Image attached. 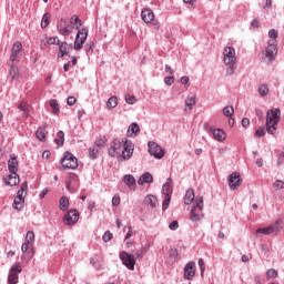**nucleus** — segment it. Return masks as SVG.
Listing matches in <instances>:
<instances>
[{"label":"nucleus","instance_id":"f257e3e1","mask_svg":"<svg viewBox=\"0 0 284 284\" xmlns=\"http://www.w3.org/2000/svg\"><path fill=\"white\" fill-rule=\"evenodd\" d=\"M281 121V109H270L266 112V132L267 134H276V125Z\"/></svg>","mask_w":284,"mask_h":284},{"label":"nucleus","instance_id":"f03ea898","mask_svg":"<svg viewBox=\"0 0 284 284\" xmlns=\"http://www.w3.org/2000/svg\"><path fill=\"white\" fill-rule=\"evenodd\" d=\"M283 226H284L283 220H277L266 227L257 229L256 234H264L265 236H270V234H280L281 230H283Z\"/></svg>","mask_w":284,"mask_h":284},{"label":"nucleus","instance_id":"7ed1b4c3","mask_svg":"<svg viewBox=\"0 0 284 284\" xmlns=\"http://www.w3.org/2000/svg\"><path fill=\"white\" fill-rule=\"evenodd\" d=\"M61 165L64 170H77L79 168V160L74 154L67 151L61 160Z\"/></svg>","mask_w":284,"mask_h":284},{"label":"nucleus","instance_id":"20e7f679","mask_svg":"<svg viewBox=\"0 0 284 284\" xmlns=\"http://www.w3.org/2000/svg\"><path fill=\"white\" fill-rule=\"evenodd\" d=\"M120 261L125 266L126 270L134 271V266L136 265V257L134 255L122 251L120 252Z\"/></svg>","mask_w":284,"mask_h":284},{"label":"nucleus","instance_id":"39448f33","mask_svg":"<svg viewBox=\"0 0 284 284\" xmlns=\"http://www.w3.org/2000/svg\"><path fill=\"white\" fill-rule=\"evenodd\" d=\"M134 154V143L128 139H124L122 155L119 158L120 161H130Z\"/></svg>","mask_w":284,"mask_h":284},{"label":"nucleus","instance_id":"423d86ee","mask_svg":"<svg viewBox=\"0 0 284 284\" xmlns=\"http://www.w3.org/2000/svg\"><path fill=\"white\" fill-rule=\"evenodd\" d=\"M21 272H23V268L21 267V263L19 262L14 263L9 270L8 283L9 284L19 283V274H21Z\"/></svg>","mask_w":284,"mask_h":284},{"label":"nucleus","instance_id":"0eeeda50","mask_svg":"<svg viewBox=\"0 0 284 284\" xmlns=\"http://www.w3.org/2000/svg\"><path fill=\"white\" fill-rule=\"evenodd\" d=\"M223 61L225 65H236V50L234 49V47L224 48Z\"/></svg>","mask_w":284,"mask_h":284},{"label":"nucleus","instance_id":"6e6552de","mask_svg":"<svg viewBox=\"0 0 284 284\" xmlns=\"http://www.w3.org/2000/svg\"><path fill=\"white\" fill-rule=\"evenodd\" d=\"M88 40V28L78 29V33L74 40V50L79 51L83 49V43Z\"/></svg>","mask_w":284,"mask_h":284},{"label":"nucleus","instance_id":"1a4fd4ad","mask_svg":"<svg viewBox=\"0 0 284 284\" xmlns=\"http://www.w3.org/2000/svg\"><path fill=\"white\" fill-rule=\"evenodd\" d=\"M148 148L149 154L154 156V159H163V156H165V150H163V148H161L156 142L150 141L148 143Z\"/></svg>","mask_w":284,"mask_h":284},{"label":"nucleus","instance_id":"9d476101","mask_svg":"<svg viewBox=\"0 0 284 284\" xmlns=\"http://www.w3.org/2000/svg\"><path fill=\"white\" fill-rule=\"evenodd\" d=\"M23 192H28V182H23L21 184L20 190L17 193V196L13 201V207L14 210H18V212L23 207Z\"/></svg>","mask_w":284,"mask_h":284},{"label":"nucleus","instance_id":"9b49d317","mask_svg":"<svg viewBox=\"0 0 284 284\" xmlns=\"http://www.w3.org/2000/svg\"><path fill=\"white\" fill-rule=\"evenodd\" d=\"M229 181V187L231 190H237L241 187V184L243 183V180L241 179V174L239 172H233L227 178Z\"/></svg>","mask_w":284,"mask_h":284},{"label":"nucleus","instance_id":"f8f14e48","mask_svg":"<svg viewBox=\"0 0 284 284\" xmlns=\"http://www.w3.org/2000/svg\"><path fill=\"white\" fill-rule=\"evenodd\" d=\"M58 32L59 34H62V37H69V34H72V30L74 27H70L68 24V20L65 19H60V21L58 22Z\"/></svg>","mask_w":284,"mask_h":284},{"label":"nucleus","instance_id":"ddd939ff","mask_svg":"<svg viewBox=\"0 0 284 284\" xmlns=\"http://www.w3.org/2000/svg\"><path fill=\"white\" fill-rule=\"evenodd\" d=\"M125 140L114 139L109 148V155L116 156V154H121V150L123 149Z\"/></svg>","mask_w":284,"mask_h":284},{"label":"nucleus","instance_id":"4468645a","mask_svg":"<svg viewBox=\"0 0 284 284\" xmlns=\"http://www.w3.org/2000/svg\"><path fill=\"white\" fill-rule=\"evenodd\" d=\"M196 276V263L189 262L184 266V278L185 281H192Z\"/></svg>","mask_w":284,"mask_h":284},{"label":"nucleus","instance_id":"2eb2a0df","mask_svg":"<svg viewBox=\"0 0 284 284\" xmlns=\"http://www.w3.org/2000/svg\"><path fill=\"white\" fill-rule=\"evenodd\" d=\"M265 52H266V58L270 59V61H272L276 58V54H278V48L276 47L275 40L268 41V45H267Z\"/></svg>","mask_w":284,"mask_h":284},{"label":"nucleus","instance_id":"dca6fc26","mask_svg":"<svg viewBox=\"0 0 284 284\" xmlns=\"http://www.w3.org/2000/svg\"><path fill=\"white\" fill-rule=\"evenodd\" d=\"M21 50H23V44H21V42H16L12 45L10 55L11 63H14V61H19V54H21Z\"/></svg>","mask_w":284,"mask_h":284},{"label":"nucleus","instance_id":"f3484780","mask_svg":"<svg viewBox=\"0 0 284 284\" xmlns=\"http://www.w3.org/2000/svg\"><path fill=\"white\" fill-rule=\"evenodd\" d=\"M8 170L10 174H16L17 172H19V161L17 160V156L11 155L8 161Z\"/></svg>","mask_w":284,"mask_h":284},{"label":"nucleus","instance_id":"a211bd4d","mask_svg":"<svg viewBox=\"0 0 284 284\" xmlns=\"http://www.w3.org/2000/svg\"><path fill=\"white\" fill-rule=\"evenodd\" d=\"M172 178H169L166 182L162 186V194L164 196H172V193L174 192V189L172 187Z\"/></svg>","mask_w":284,"mask_h":284},{"label":"nucleus","instance_id":"6ab92c4d","mask_svg":"<svg viewBox=\"0 0 284 284\" xmlns=\"http://www.w3.org/2000/svg\"><path fill=\"white\" fill-rule=\"evenodd\" d=\"M6 185H9L10 187H14V185H19V174L11 173L8 175V178H4Z\"/></svg>","mask_w":284,"mask_h":284},{"label":"nucleus","instance_id":"aec40b11","mask_svg":"<svg viewBox=\"0 0 284 284\" xmlns=\"http://www.w3.org/2000/svg\"><path fill=\"white\" fill-rule=\"evenodd\" d=\"M57 45H59V59H63V57H70L68 53V42H60V40H57Z\"/></svg>","mask_w":284,"mask_h":284},{"label":"nucleus","instance_id":"412c9836","mask_svg":"<svg viewBox=\"0 0 284 284\" xmlns=\"http://www.w3.org/2000/svg\"><path fill=\"white\" fill-rule=\"evenodd\" d=\"M141 17L144 23H152V21H154V11H152L151 9H144L141 12Z\"/></svg>","mask_w":284,"mask_h":284},{"label":"nucleus","instance_id":"4be33fe9","mask_svg":"<svg viewBox=\"0 0 284 284\" xmlns=\"http://www.w3.org/2000/svg\"><path fill=\"white\" fill-rule=\"evenodd\" d=\"M79 214H64L63 216V223L64 225H74L79 222Z\"/></svg>","mask_w":284,"mask_h":284},{"label":"nucleus","instance_id":"5701e85b","mask_svg":"<svg viewBox=\"0 0 284 284\" xmlns=\"http://www.w3.org/2000/svg\"><path fill=\"white\" fill-rule=\"evenodd\" d=\"M145 183H154V176L150 172L142 174L138 180L139 185H145Z\"/></svg>","mask_w":284,"mask_h":284},{"label":"nucleus","instance_id":"b1692460","mask_svg":"<svg viewBox=\"0 0 284 284\" xmlns=\"http://www.w3.org/2000/svg\"><path fill=\"white\" fill-rule=\"evenodd\" d=\"M144 203L145 205H148V207H151V210H154V207L159 205V200L154 195H146L144 199Z\"/></svg>","mask_w":284,"mask_h":284},{"label":"nucleus","instance_id":"393cba45","mask_svg":"<svg viewBox=\"0 0 284 284\" xmlns=\"http://www.w3.org/2000/svg\"><path fill=\"white\" fill-rule=\"evenodd\" d=\"M18 109L20 110V112L22 113L23 119H28V116H30V105L28 104V102L22 101L19 105Z\"/></svg>","mask_w":284,"mask_h":284},{"label":"nucleus","instance_id":"a878e982","mask_svg":"<svg viewBox=\"0 0 284 284\" xmlns=\"http://www.w3.org/2000/svg\"><path fill=\"white\" fill-rule=\"evenodd\" d=\"M140 132H141V128L139 126V123L133 122L128 129V136H132V134L136 136L139 135Z\"/></svg>","mask_w":284,"mask_h":284},{"label":"nucleus","instance_id":"bb28decb","mask_svg":"<svg viewBox=\"0 0 284 284\" xmlns=\"http://www.w3.org/2000/svg\"><path fill=\"white\" fill-rule=\"evenodd\" d=\"M185 105L184 109L185 112H192V106L196 105V97H189L185 99Z\"/></svg>","mask_w":284,"mask_h":284},{"label":"nucleus","instance_id":"cd10ccee","mask_svg":"<svg viewBox=\"0 0 284 284\" xmlns=\"http://www.w3.org/2000/svg\"><path fill=\"white\" fill-rule=\"evenodd\" d=\"M123 182L128 185V187L136 186V179H134V175H132V174L124 175Z\"/></svg>","mask_w":284,"mask_h":284},{"label":"nucleus","instance_id":"c85d7f7f","mask_svg":"<svg viewBox=\"0 0 284 284\" xmlns=\"http://www.w3.org/2000/svg\"><path fill=\"white\" fill-rule=\"evenodd\" d=\"M193 202H194V190L189 189L184 196V203L185 205H192Z\"/></svg>","mask_w":284,"mask_h":284},{"label":"nucleus","instance_id":"c756f323","mask_svg":"<svg viewBox=\"0 0 284 284\" xmlns=\"http://www.w3.org/2000/svg\"><path fill=\"white\" fill-rule=\"evenodd\" d=\"M211 131H212V133H213L214 139H216V141H225L226 134L224 133L223 130H221V129H214V130H212V129H211Z\"/></svg>","mask_w":284,"mask_h":284},{"label":"nucleus","instance_id":"7c9ffc66","mask_svg":"<svg viewBox=\"0 0 284 284\" xmlns=\"http://www.w3.org/2000/svg\"><path fill=\"white\" fill-rule=\"evenodd\" d=\"M70 23H71V26H75L77 30H81V26H83V22L81 21V19H79V16H77V14H73L70 18Z\"/></svg>","mask_w":284,"mask_h":284},{"label":"nucleus","instance_id":"2f4dec72","mask_svg":"<svg viewBox=\"0 0 284 284\" xmlns=\"http://www.w3.org/2000/svg\"><path fill=\"white\" fill-rule=\"evenodd\" d=\"M70 207V200L68 199V196H62L60 199V210L62 212H65V210H68Z\"/></svg>","mask_w":284,"mask_h":284},{"label":"nucleus","instance_id":"473e14b6","mask_svg":"<svg viewBox=\"0 0 284 284\" xmlns=\"http://www.w3.org/2000/svg\"><path fill=\"white\" fill-rule=\"evenodd\" d=\"M89 159L97 161L99 159V149L97 146L89 148Z\"/></svg>","mask_w":284,"mask_h":284},{"label":"nucleus","instance_id":"72a5a7b5","mask_svg":"<svg viewBox=\"0 0 284 284\" xmlns=\"http://www.w3.org/2000/svg\"><path fill=\"white\" fill-rule=\"evenodd\" d=\"M116 105H119V99H116V97L114 95L109 98V100L106 101V108H109V110H112L116 108Z\"/></svg>","mask_w":284,"mask_h":284},{"label":"nucleus","instance_id":"f704fd0d","mask_svg":"<svg viewBox=\"0 0 284 284\" xmlns=\"http://www.w3.org/2000/svg\"><path fill=\"white\" fill-rule=\"evenodd\" d=\"M196 210L199 212H203V197H201V196L195 200L194 210L191 211L192 214H194V212H196Z\"/></svg>","mask_w":284,"mask_h":284},{"label":"nucleus","instance_id":"c9c22d12","mask_svg":"<svg viewBox=\"0 0 284 284\" xmlns=\"http://www.w3.org/2000/svg\"><path fill=\"white\" fill-rule=\"evenodd\" d=\"M57 136L54 143H57V145H63V143H65V133H63V131H58Z\"/></svg>","mask_w":284,"mask_h":284},{"label":"nucleus","instance_id":"e433bc0d","mask_svg":"<svg viewBox=\"0 0 284 284\" xmlns=\"http://www.w3.org/2000/svg\"><path fill=\"white\" fill-rule=\"evenodd\" d=\"M10 68L9 74L11 79H19V67L11 64Z\"/></svg>","mask_w":284,"mask_h":284},{"label":"nucleus","instance_id":"4c0bfd02","mask_svg":"<svg viewBox=\"0 0 284 284\" xmlns=\"http://www.w3.org/2000/svg\"><path fill=\"white\" fill-rule=\"evenodd\" d=\"M50 26V13H44L41 21V28H47Z\"/></svg>","mask_w":284,"mask_h":284},{"label":"nucleus","instance_id":"58836bf2","mask_svg":"<svg viewBox=\"0 0 284 284\" xmlns=\"http://www.w3.org/2000/svg\"><path fill=\"white\" fill-rule=\"evenodd\" d=\"M258 93L261 97H267V94H270V89H267V85L262 84L258 87Z\"/></svg>","mask_w":284,"mask_h":284},{"label":"nucleus","instance_id":"ea45409f","mask_svg":"<svg viewBox=\"0 0 284 284\" xmlns=\"http://www.w3.org/2000/svg\"><path fill=\"white\" fill-rule=\"evenodd\" d=\"M224 116L232 118L234 115V106H225L223 109Z\"/></svg>","mask_w":284,"mask_h":284},{"label":"nucleus","instance_id":"a19ab883","mask_svg":"<svg viewBox=\"0 0 284 284\" xmlns=\"http://www.w3.org/2000/svg\"><path fill=\"white\" fill-rule=\"evenodd\" d=\"M278 276V272L274 268H270L266 271V278H276Z\"/></svg>","mask_w":284,"mask_h":284},{"label":"nucleus","instance_id":"79ce46f5","mask_svg":"<svg viewBox=\"0 0 284 284\" xmlns=\"http://www.w3.org/2000/svg\"><path fill=\"white\" fill-rule=\"evenodd\" d=\"M170 201H172V195H164L162 210H168L170 207Z\"/></svg>","mask_w":284,"mask_h":284},{"label":"nucleus","instance_id":"37998d69","mask_svg":"<svg viewBox=\"0 0 284 284\" xmlns=\"http://www.w3.org/2000/svg\"><path fill=\"white\" fill-rule=\"evenodd\" d=\"M36 136L38 141H45V132H43L41 128H38V130L36 131Z\"/></svg>","mask_w":284,"mask_h":284},{"label":"nucleus","instance_id":"c03bdc74","mask_svg":"<svg viewBox=\"0 0 284 284\" xmlns=\"http://www.w3.org/2000/svg\"><path fill=\"white\" fill-rule=\"evenodd\" d=\"M26 243H34V232L33 231H28L26 235Z\"/></svg>","mask_w":284,"mask_h":284},{"label":"nucleus","instance_id":"a18cd8bd","mask_svg":"<svg viewBox=\"0 0 284 284\" xmlns=\"http://www.w3.org/2000/svg\"><path fill=\"white\" fill-rule=\"evenodd\" d=\"M50 108H52V110H53V113L54 114H59V102H57V100H51L50 101Z\"/></svg>","mask_w":284,"mask_h":284},{"label":"nucleus","instance_id":"49530a36","mask_svg":"<svg viewBox=\"0 0 284 284\" xmlns=\"http://www.w3.org/2000/svg\"><path fill=\"white\" fill-rule=\"evenodd\" d=\"M268 37L271 41H276V39H278V31L276 29H271L268 31Z\"/></svg>","mask_w":284,"mask_h":284},{"label":"nucleus","instance_id":"de8ad7c7","mask_svg":"<svg viewBox=\"0 0 284 284\" xmlns=\"http://www.w3.org/2000/svg\"><path fill=\"white\" fill-rule=\"evenodd\" d=\"M265 132H267V126H261L255 131V136H265Z\"/></svg>","mask_w":284,"mask_h":284},{"label":"nucleus","instance_id":"09e8293b","mask_svg":"<svg viewBox=\"0 0 284 284\" xmlns=\"http://www.w3.org/2000/svg\"><path fill=\"white\" fill-rule=\"evenodd\" d=\"M203 216V214H191L190 221H192V223H199V221H202Z\"/></svg>","mask_w":284,"mask_h":284},{"label":"nucleus","instance_id":"8fccbe9b","mask_svg":"<svg viewBox=\"0 0 284 284\" xmlns=\"http://www.w3.org/2000/svg\"><path fill=\"white\" fill-rule=\"evenodd\" d=\"M226 74L229 77H232V74H234V72L236 71V64H226Z\"/></svg>","mask_w":284,"mask_h":284},{"label":"nucleus","instance_id":"3c124183","mask_svg":"<svg viewBox=\"0 0 284 284\" xmlns=\"http://www.w3.org/2000/svg\"><path fill=\"white\" fill-rule=\"evenodd\" d=\"M145 256V247H141L134 253V258H143Z\"/></svg>","mask_w":284,"mask_h":284},{"label":"nucleus","instance_id":"603ef678","mask_svg":"<svg viewBox=\"0 0 284 284\" xmlns=\"http://www.w3.org/2000/svg\"><path fill=\"white\" fill-rule=\"evenodd\" d=\"M112 233L110 231H106L102 236V241H104V243H110V241H112Z\"/></svg>","mask_w":284,"mask_h":284},{"label":"nucleus","instance_id":"864d4df0","mask_svg":"<svg viewBox=\"0 0 284 284\" xmlns=\"http://www.w3.org/2000/svg\"><path fill=\"white\" fill-rule=\"evenodd\" d=\"M275 190H284V182L282 180H276L273 183Z\"/></svg>","mask_w":284,"mask_h":284},{"label":"nucleus","instance_id":"5fc2aeb1","mask_svg":"<svg viewBox=\"0 0 284 284\" xmlns=\"http://www.w3.org/2000/svg\"><path fill=\"white\" fill-rule=\"evenodd\" d=\"M174 81H175L174 75L165 77V78H164V83H165V85H172V84L174 83Z\"/></svg>","mask_w":284,"mask_h":284},{"label":"nucleus","instance_id":"6e6d98bb","mask_svg":"<svg viewBox=\"0 0 284 284\" xmlns=\"http://www.w3.org/2000/svg\"><path fill=\"white\" fill-rule=\"evenodd\" d=\"M169 229L172 230V232H175V230H179V221L174 220L172 223H170Z\"/></svg>","mask_w":284,"mask_h":284},{"label":"nucleus","instance_id":"4d7b16f0","mask_svg":"<svg viewBox=\"0 0 284 284\" xmlns=\"http://www.w3.org/2000/svg\"><path fill=\"white\" fill-rule=\"evenodd\" d=\"M95 148H105V140L103 139H99L94 142V145Z\"/></svg>","mask_w":284,"mask_h":284},{"label":"nucleus","instance_id":"13d9d810","mask_svg":"<svg viewBox=\"0 0 284 284\" xmlns=\"http://www.w3.org/2000/svg\"><path fill=\"white\" fill-rule=\"evenodd\" d=\"M134 101H136V98L134 95L125 97V102L129 103V105H134Z\"/></svg>","mask_w":284,"mask_h":284},{"label":"nucleus","instance_id":"bf43d9fd","mask_svg":"<svg viewBox=\"0 0 284 284\" xmlns=\"http://www.w3.org/2000/svg\"><path fill=\"white\" fill-rule=\"evenodd\" d=\"M30 250V243L28 242H24L22 245H21V252L23 254H27V252Z\"/></svg>","mask_w":284,"mask_h":284},{"label":"nucleus","instance_id":"052dcab7","mask_svg":"<svg viewBox=\"0 0 284 284\" xmlns=\"http://www.w3.org/2000/svg\"><path fill=\"white\" fill-rule=\"evenodd\" d=\"M92 48H94V42H89L85 44L84 50L85 52H92Z\"/></svg>","mask_w":284,"mask_h":284},{"label":"nucleus","instance_id":"680f3d73","mask_svg":"<svg viewBox=\"0 0 284 284\" xmlns=\"http://www.w3.org/2000/svg\"><path fill=\"white\" fill-rule=\"evenodd\" d=\"M121 203V197L119 195H114L112 197V205H119Z\"/></svg>","mask_w":284,"mask_h":284},{"label":"nucleus","instance_id":"e2e57ef3","mask_svg":"<svg viewBox=\"0 0 284 284\" xmlns=\"http://www.w3.org/2000/svg\"><path fill=\"white\" fill-rule=\"evenodd\" d=\"M67 103H68V105H74V103H77V98H74V97H69V98L67 99Z\"/></svg>","mask_w":284,"mask_h":284},{"label":"nucleus","instance_id":"0e129e2a","mask_svg":"<svg viewBox=\"0 0 284 284\" xmlns=\"http://www.w3.org/2000/svg\"><path fill=\"white\" fill-rule=\"evenodd\" d=\"M181 83H182L183 85H187V84L190 83V77L183 75V77L181 78Z\"/></svg>","mask_w":284,"mask_h":284},{"label":"nucleus","instance_id":"69168bd1","mask_svg":"<svg viewBox=\"0 0 284 284\" xmlns=\"http://www.w3.org/2000/svg\"><path fill=\"white\" fill-rule=\"evenodd\" d=\"M27 256H29L30 258H32L34 256V247H30L28 251H27Z\"/></svg>","mask_w":284,"mask_h":284},{"label":"nucleus","instance_id":"338daca9","mask_svg":"<svg viewBox=\"0 0 284 284\" xmlns=\"http://www.w3.org/2000/svg\"><path fill=\"white\" fill-rule=\"evenodd\" d=\"M247 125H250V119L247 118L242 119V126L247 128Z\"/></svg>","mask_w":284,"mask_h":284},{"label":"nucleus","instance_id":"774afa93","mask_svg":"<svg viewBox=\"0 0 284 284\" xmlns=\"http://www.w3.org/2000/svg\"><path fill=\"white\" fill-rule=\"evenodd\" d=\"M284 163V156L282 154H278L277 156V165L281 166V164Z\"/></svg>","mask_w":284,"mask_h":284}]
</instances>
